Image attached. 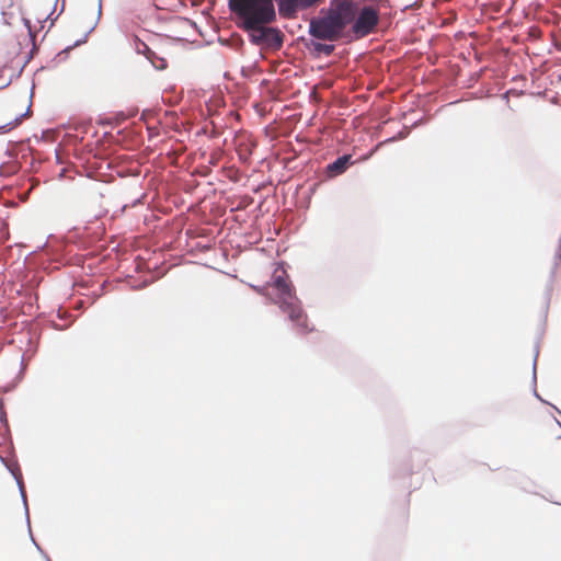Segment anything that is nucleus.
Wrapping results in <instances>:
<instances>
[{
  "mask_svg": "<svg viewBox=\"0 0 561 561\" xmlns=\"http://www.w3.org/2000/svg\"><path fill=\"white\" fill-rule=\"evenodd\" d=\"M378 23L379 11L371 5H362L358 0H330L310 20L309 34L324 42L359 39L374 33Z\"/></svg>",
  "mask_w": 561,
  "mask_h": 561,
  "instance_id": "nucleus-1",
  "label": "nucleus"
},
{
  "mask_svg": "<svg viewBox=\"0 0 561 561\" xmlns=\"http://www.w3.org/2000/svg\"><path fill=\"white\" fill-rule=\"evenodd\" d=\"M255 289L259 294L267 297L275 305H278L282 311L288 314L290 321L295 323L301 333L312 331V328H309L308 318L300 306V301L296 296L295 287L287 272L282 266L274 270L268 283Z\"/></svg>",
  "mask_w": 561,
  "mask_h": 561,
  "instance_id": "nucleus-3",
  "label": "nucleus"
},
{
  "mask_svg": "<svg viewBox=\"0 0 561 561\" xmlns=\"http://www.w3.org/2000/svg\"><path fill=\"white\" fill-rule=\"evenodd\" d=\"M250 33V41L255 45L268 44L274 48H280L284 41L283 33L276 27L261 25L257 28L244 30Z\"/></svg>",
  "mask_w": 561,
  "mask_h": 561,
  "instance_id": "nucleus-5",
  "label": "nucleus"
},
{
  "mask_svg": "<svg viewBox=\"0 0 561 561\" xmlns=\"http://www.w3.org/2000/svg\"><path fill=\"white\" fill-rule=\"evenodd\" d=\"M324 0H275L280 18L294 20L300 11L316 8ZM229 9L242 30L257 28L276 21L274 0H228Z\"/></svg>",
  "mask_w": 561,
  "mask_h": 561,
  "instance_id": "nucleus-2",
  "label": "nucleus"
},
{
  "mask_svg": "<svg viewBox=\"0 0 561 561\" xmlns=\"http://www.w3.org/2000/svg\"><path fill=\"white\" fill-rule=\"evenodd\" d=\"M142 55L148 59L151 66L157 70H163L167 68V60L164 57L159 56L152 50L147 44L142 42Z\"/></svg>",
  "mask_w": 561,
  "mask_h": 561,
  "instance_id": "nucleus-6",
  "label": "nucleus"
},
{
  "mask_svg": "<svg viewBox=\"0 0 561 561\" xmlns=\"http://www.w3.org/2000/svg\"><path fill=\"white\" fill-rule=\"evenodd\" d=\"M139 260H140L139 255L135 257L136 270H138L140 267V261Z\"/></svg>",
  "mask_w": 561,
  "mask_h": 561,
  "instance_id": "nucleus-9",
  "label": "nucleus"
},
{
  "mask_svg": "<svg viewBox=\"0 0 561 561\" xmlns=\"http://www.w3.org/2000/svg\"><path fill=\"white\" fill-rule=\"evenodd\" d=\"M351 156H342L337 158L333 163L329 164L328 169L334 174L344 172L350 163Z\"/></svg>",
  "mask_w": 561,
  "mask_h": 561,
  "instance_id": "nucleus-7",
  "label": "nucleus"
},
{
  "mask_svg": "<svg viewBox=\"0 0 561 561\" xmlns=\"http://www.w3.org/2000/svg\"><path fill=\"white\" fill-rule=\"evenodd\" d=\"M123 30L125 37L119 42V53L123 57L137 56L140 53L138 24L134 20H124Z\"/></svg>",
  "mask_w": 561,
  "mask_h": 561,
  "instance_id": "nucleus-4",
  "label": "nucleus"
},
{
  "mask_svg": "<svg viewBox=\"0 0 561 561\" xmlns=\"http://www.w3.org/2000/svg\"><path fill=\"white\" fill-rule=\"evenodd\" d=\"M313 48L317 53L324 54L325 56H330L334 51V45L332 44L314 43Z\"/></svg>",
  "mask_w": 561,
  "mask_h": 561,
  "instance_id": "nucleus-8",
  "label": "nucleus"
}]
</instances>
